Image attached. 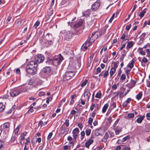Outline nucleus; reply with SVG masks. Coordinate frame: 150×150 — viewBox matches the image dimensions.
Segmentation results:
<instances>
[{
  "instance_id": "obj_1",
  "label": "nucleus",
  "mask_w": 150,
  "mask_h": 150,
  "mask_svg": "<svg viewBox=\"0 0 150 150\" xmlns=\"http://www.w3.org/2000/svg\"><path fill=\"white\" fill-rule=\"evenodd\" d=\"M38 65L35 62L31 61L27 65L26 70L27 72L31 75L34 74L36 71V68Z\"/></svg>"
},
{
  "instance_id": "obj_2",
  "label": "nucleus",
  "mask_w": 150,
  "mask_h": 150,
  "mask_svg": "<svg viewBox=\"0 0 150 150\" xmlns=\"http://www.w3.org/2000/svg\"><path fill=\"white\" fill-rule=\"evenodd\" d=\"M63 59V57L59 55V56L56 57L52 61V64L55 66L58 65L61 63ZM50 62H52L51 60H49L47 62L49 64Z\"/></svg>"
},
{
  "instance_id": "obj_3",
  "label": "nucleus",
  "mask_w": 150,
  "mask_h": 150,
  "mask_svg": "<svg viewBox=\"0 0 150 150\" xmlns=\"http://www.w3.org/2000/svg\"><path fill=\"white\" fill-rule=\"evenodd\" d=\"M22 88H14L11 90L10 95L12 97L17 96L23 92Z\"/></svg>"
},
{
  "instance_id": "obj_4",
  "label": "nucleus",
  "mask_w": 150,
  "mask_h": 150,
  "mask_svg": "<svg viewBox=\"0 0 150 150\" xmlns=\"http://www.w3.org/2000/svg\"><path fill=\"white\" fill-rule=\"evenodd\" d=\"M43 38L41 37L40 39V42L42 44L46 47H48L53 45L54 41L53 40H42Z\"/></svg>"
},
{
  "instance_id": "obj_5",
  "label": "nucleus",
  "mask_w": 150,
  "mask_h": 150,
  "mask_svg": "<svg viewBox=\"0 0 150 150\" xmlns=\"http://www.w3.org/2000/svg\"><path fill=\"white\" fill-rule=\"evenodd\" d=\"M74 74L73 72L71 71L66 72L63 76L64 80L66 81L69 80L73 76Z\"/></svg>"
},
{
  "instance_id": "obj_6",
  "label": "nucleus",
  "mask_w": 150,
  "mask_h": 150,
  "mask_svg": "<svg viewBox=\"0 0 150 150\" xmlns=\"http://www.w3.org/2000/svg\"><path fill=\"white\" fill-rule=\"evenodd\" d=\"M73 35V33L70 31L66 32L64 34V40L67 41H69L72 38Z\"/></svg>"
},
{
  "instance_id": "obj_7",
  "label": "nucleus",
  "mask_w": 150,
  "mask_h": 150,
  "mask_svg": "<svg viewBox=\"0 0 150 150\" xmlns=\"http://www.w3.org/2000/svg\"><path fill=\"white\" fill-rule=\"evenodd\" d=\"M44 59V56L42 54L38 55L35 58V61H33L35 62L38 65V63H40L42 62Z\"/></svg>"
},
{
  "instance_id": "obj_8",
  "label": "nucleus",
  "mask_w": 150,
  "mask_h": 150,
  "mask_svg": "<svg viewBox=\"0 0 150 150\" xmlns=\"http://www.w3.org/2000/svg\"><path fill=\"white\" fill-rule=\"evenodd\" d=\"M100 4L99 0L97 1L92 6L91 9L94 11L97 10L99 8L100 5Z\"/></svg>"
},
{
  "instance_id": "obj_9",
  "label": "nucleus",
  "mask_w": 150,
  "mask_h": 150,
  "mask_svg": "<svg viewBox=\"0 0 150 150\" xmlns=\"http://www.w3.org/2000/svg\"><path fill=\"white\" fill-rule=\"evenodd\" d=\"M101 34L100 32H96L94 33H92L91 38H92L93 41H94L96 39L100 36Z\"/></svg>"
},
{
  "instance_id": "obj_10",
  "label": "nucleus",
  "mask_w": 150,
  "mask_h": 150,
  "mask_svg": "<svg viewBox=\"0 0 150 150\" xmlns=\"http://www.w3.org/2000/svg\"><path fill=\"white\" fill-rule=\"evenodd\" d=\"M42 40L54 41V38L51 34L47 33L45 35V39H43V38Z\"/></svg>"
},
{
  "instance_id": "obj_11",
  "label": "nucleus",
  "mask_w": 150,
  "mask_h": 150,
  "mask_svg": "<svg viewBox=\"0 0 150 150\" xmlns=\"http://www.w3.org/2000/svg\"><path fill=\"white\" fill-rule=\"evenodd\" d=\"M91 39H88L84 43L82 46V48L86 50L87 49V47H88L90 45V42L91 40Z\"/></svg>"
},
{
  "instance_id": "obj_12",
  "label": "nucleus",
  "mask_w": 150,
  "mask_h": 150,
  "mask_svg": "<svg viewBox=\"0 0 150 150\" xmlns=\"http://www.w3.org/2000/svg\"><path fill=\"white\" fill-rule=\"evenodd\" d=\"M60 132L62 134H67L69 131V129L68 128H66L63 126H62L60 128Z\"/></svg>"
},
{
  "instance_id": "obj_13",
  "label": "nucleus",
  "mask_w": 150,
  "mask_h": 150,
  "mask_svg": "<svg viewBox=\"0 0 150 150\" xmlns=\"http://www.w3.org/2000/svg\"><path fill=\"white\" fill-rule=\"evenodd\" d=\"M10 124L8 122H6L3 124V128L4 129L9 132L10 128Z\"/></svg>"
},
{
  "instance_id": "obj_14",
  "label": "nucleus",
  "mask_w": 150,
  "mask_h": 150,
  "mask_svg": "<svg viewBox=\"0 0 150 150\" xmlns=\"http://www.w3.org/2000/svg\"><path fill=\"white\" fill-rule=\"evenodd\" d=\"M83 23L82 20H80L79 21L76 22L75 23L72 24V25H73L74 28H77L81 26Z\"/></svg>"
},
{
  "instance_id": "obj_15",
  "label": "nucleus",
  "mask_w": 150,
  "mask_h": 150,
  "mask_svg": "<svg viewBox=\"0 0 150 150\" xmlns=\"http://www.w3.org/2000/svg\"><path fill=\"white\" fill-rule=\"evenodd\" d=\"M51 68L49 67H46L44 68L42 70V72L46 74H49L50 72Z\"/></svg>"
},
{
  "instance_id": "obj_16",
  "label": "nucleus",
  "mask_w": 150,
  "mask_h": 150,
  "mask_svg": "<svg viewBox=\"0 0 150 150\" xmlns=\"http://www.w3.org/2000/svg\"><path fill=\"white\" fill-rule=\"evenodd\" d=\"M91 95V94L90 93L89 91L88 90H86L84 93V97L86 99L88 100L89 99Z\"/></svg>"
},
{
  "instance_id": "obj_17",
  "label": "nucleus",
  "mask_w": 150,
  "mask_h": 150,
  "mask_svg": "<svg viewBox=\"0 0 150 150\" xmlns=\"http://www.w3.org/2000/svg\"><path fill=\"white\" fill-rule=\"evenodd\" d=\"M38 79H30L28 82V84L30 85L36 86V82L38 81Z\"/></svg>"
},
{
  "instance_id": "obj_18",
  "label": "nucleus",
  "mask_w": 150,
  "mask_h": 150,
  "mask_svg": "<svg viewBox=\"0 0 150 150\" xmlns=\"http://www.w3.org/2000/svg\"><path fill=\"white\" fill-rule=\"evenodd\" d=\"M93 140L92 139H89L85 143V146L88 149L89 148L90 146L93 143Z\"/></svg>"
},
{
  "instance_id": "obj_19",
  "label": "nucleus",
  "mask_w": 150,
  "mask_h": 150,
  "mask_svg": "<svg viewBox=\"0 0 150 150\" xmlns=\"http://www.w3.org/2000/svg\"><path fill=\"white\" fill-rule=\"evenodd\" d=\"M134 44V43L132 41L128 42L126 46L127 49L128 50L131 48L133 46Z\"/></svg>"
},
{
  "instance_id": "obj_20",
  "label": "nucleus",
  "mask_w": 150,
  "mask_h": 150,
  "mask_svg": "<svg viewBox=\"0 0 150 150\" xmlns=\"http://www.w3.org/2000/svg\"><path fill=\"white\" fill-rule=\"evenodd\" d=\"M91 10L88 9L83 13V14L84 16L86 17H88L89 16L91 13Z\"/></svg>"
},
{
  "instance_id": "obj_21",
  "label": "nucleus",
  "mask_w": 150,
  "mask_h": 150,
  "mask_svg": "<svg viewBox=\"0 0 150 150\" xmlns=\"http://www.w3.org/2000/svg\"><path fill=\"white\" fill-rule=\"evenodd\" d=\"M125 35L124 34H123L120 38V39H122L123 40L121 44H122L124 41H125L126 42H127L128 41V40L127 39H126Z\"/></svg>"
},
{
  "instance_id": "obj_22",
  "label": "nucleus",
  "mask_w": 150,
  "mask_h": 150,
  "mask_svg": "<svg viewBox=\"0 0 150 150\" xmlns=\"http://www.w3.org/2000/svg\"><path fill=\"white\" fill-rule=\"evenodd\" d=\"M146 8L144 9L143 11H142L140 13L139 15V16L141 18H142L144 16V14L146 13Z\"/></svg>"
},
{
  "instance_id": "obj_23",
  "label": "nucleus",
  "mask_w": 150,
  "mask_h": 150,
  "mask_svg": "<svg viewBox=\"0 0 150 150\" xmlns=\"http://www.w3.org/2000/svg\"><path fill=\"white\" fill-rule=\"evenodd\" d=\"M79 132V129L78 128H76L74 129L72 131V134H78Z\"/></svg>"
},
{
  "instance_id": "obj_24",
  "label": "nucleus",
  "mask_w": 150,
  "mask_h": 150,
  "mask_svg": "<svg viewBox=\"0 0 150 150\" xmlns=\"http://www.w3.org/2000/svg\"><path fill=\"white\" fill-rule=\"evenodd\" d=\"M109 105L108 104L106 103L105 104L104 106H103L102 110V112L103 113H104L105 112L107 109Z\"/></svg>"
},
{
  "instance_id": "obj_25",
  "label": "nucleus",
  "mask_w": 150,
  "mask_h": 150,
  "mask_svg": "<svg viewBox=\"0 0 150 150\" xmlns=\"http://www.w3.org/2000/svg\"><path fill=\"white\" fill-rule=\"evenodd\" d=\"M116 71V70L115 69L111 68L110 71V77L114 75V74L115 73Z\"/></svg>"
},
{
  "instance_id": "obj_26",
  "label": "nucleus",
  "mask_w": 150,
  "mask_h": 150,
  "mask_svg": "<svg viewBox=\"0 0 150 150\" xmlns=\"http://www.w3.org/2000/svg\"><path fill=\"white\" fill-rule=\"evenodd\" d=\"M136 83V82L134 81L131 80L129 83V87L132 88L135 85Z\"/></svg>"
},
{
  "instance_id": "obj_27",
  "label": "nucleus",
  "mask_w": 150,
  "mask_h": 150,
  "mask_svg": "<svg viewBox=\"0 0 150 150\" xmlns=\"http://www.w3.org/2000/svg\"><path fill=\"white\" fill-rule=\"evenodd\" d=\"M142 91H140L139 92V93L136 96V98L138 100H140L142 98Z\"/></svg>"
},
{
  "instance_id": "obj_28",
  "label": "nucleus",
  "mask_w": 150,
  "mask_h": 150,
  "mask_svg": "<svg viewBox=\"0 0 150 150\" xmlns=\"http://www.w3.org/2000/svg\"><path fill=\"white\" fill-rule=\"evenodd\" d=\"M88 82V80L87 79L83 81L82 83L81 86V87H83L85 86Z\"/></svg>"
},
{
  "instance_id": "obj_29",
  "label": "nucleus",
  "mask_w": 150,
  "mask_h": 150,
  "mask_svg": "<svg viewBox=\"0 0 150 150\" xmlns=\"http://www.w3.org/2000/svg\"><path fill=\"white\" fill-rule=\"evenodd\" d=\"M110 106L111 107L112 109L115 108L116 107V103L114 102H111L110 103Z\"/></svg>"
},
{
  "instance_id": "obj_30",
  "label": "nucleus",
  "mask_w": 150,
  "mask_h": 150,
  "mask_svg": "<svg viewBox=\"0 0 150 150\" xmlns=\"http://www.w3.org/2000/svg\"><path fill=\"white\" fill-rule=\"evenodd\" d=\"M134 63V61L133 60H132L131 62L128 65V67L131 69L133 67Z\"/></svg>"
},
{
  "instance_id": "obj_31",
  "label": "nucleus",
  "mask_w": 150,
  "mask_h": 150,
  "mask_svg": "<svg viewBox=\"0 0 150 150\" xmlns=\"http://www.w3.org/2000/svg\"><path fill=\"white\" fill-rule=\"evenodd\" d=\"M5 108V106L2 103H0V112L3 111Z\"/></svg>"
},
{
  "instance_id": "obj_32",
  "label": "nucleus",
  "mask_w": 150,
  "mask_h": 150,
  "mask_svg": "<svg viewBox=\"0 0 150 150\" xmlns=\"http://www.w3.org/2000/svg\"><path fill=\"white\" fill-rule=\"evenodd\" d=\"M125 145H121L120 146H117L115 149V150H121L122 149V147L125 146Z\"/></svg>"
},
{
  "instance_id": "obj_33",
  "label": "nucleus",
  "mask_w": 150,
  "mask_h": 150,
  "mask_svg": "<svg viewBox=\"0 0 150 150\" xmlns=\"http://www.w3.org/2000/svg\"><path fill=\"white\" fill-rule=\"evenodd\" d=\"M100 129H96L94 132L96 136H98L100 135V133L99 132V130Z\"/></svg>"
},
{
  "instance_id": "obj_34",
  "label": "nucleus",
  "mask_w": 150,
  "mask_h": 150,
  "mask_svg": "<svg viewBox=\"0 0 150 150\" xmlns=\"http://www.w3.org/2000/svg\"><path fill=\"white\" fill-rule=\"evenodd\" d=\"M22 23V20H17L16 21V25L17 26H19L21 25Z\"/></svg>"
},
{
  "instance_id": "obj_35",
  "label": "nucleus",
  "mask_w": 150,
  "mask_h": 150,
  "mask_svg": "<svg viewBox=\"0 0 150 150\" xmlns=\"http://www.w3.org/2000/svg\"><path fill=\"white\" fill-rule=\"evenodd\" d=\"M40 23L39 21H37L34 24V27H35V28L36 29H37V27L38 26L40 25Z\"/></svg>"
},
{
  "instance_id": "obj_36",
  "label": "nucleus",
  "mask_w": 150,
  "mask_h": 150,
  "mask_svg": "<svg viewBox=\"0 0 150 150\" xmlns=\"http://www.w3.org/2000/svg\"><path fill=\"white\" fill-rule=\"evenodd\" d=\"M64 124L67 127H68L69 125V120H66Z\"/></svg>"
},
{
  "instance_id": "obj_37",
  "label": "nucleus",
  "mask_w": 150,
  "mask_h": 150,
  "mask_svg": "<svg viewBox=\"0 0 150 150\" xmlns=\"http://www.w3.org/2000/svg\"><path fill=\"white\" fill-rule=\"evenodd\" d=\"M143 120L142 118H141L140 117L138 118L137 120V122L138 123H141L142 122Z\"/></svg>"
},
{
  "instance_id": "obj_38",
  "label": "nucleus",
  "mask_w": 150,
  "mask_h": 150,
  "mask_svg": "<svg viewBox=\"0 0 150 150\" xmlns=\"http://www.w3.org/2000/svg\"><path fill=\"white\" fill-rule=\"evenodd\" d=\"M81 140H83V137L85 135V132L84 131H82L81 132Z\"/></svg>"
},
{
  "instance_id": "obj_39",
  "label": "nucleus",
  "mask_w": 150,
  "mask_h": 150,
  "mask_svg": "<svg viewBox=\"0 0 150 150\" xmlns=\"http://www.w3.org/2000/svg\"><path fill=\"white\" fill-rule=\"evenodd\" d=\"M93 121V118L91 117L89 118L88 122V125H91Z\"/></svg>"
},
{
  "instance_id": "obj_40",
  "label": "nucleus",
  "mask_w": 150,
  "mask_h": 150,
  "mask_svg": "<svg viewBox=\"0 0 150 150\" xmlns=\"http://www.w3.org/2000/svg\"><path fill=\"white\" fill-rule=\"evenodd\" d=\"M53 135V133L52 132H51L49 134L47 137V139L49 140L52 137Z\"/></svg>"
},
{
  "instance_id": "obj_41",
  "label": "nucleus",
  "mask_w": 150,
  "mask_h": 150,
  "mask_svg": "<svg viewBox=\"0 0 150 150\" xmlns=\"http://www.w3.org/2000/svg\"><path fill=\"white\" fill-rule=\"evenodd\" d=\"M144 40L143 38H140L139 42H138L137 44L139 45H141L143 43Z\"/></svg>"
},
{
  "instance_id": "obj_42",
  "label": "nucleus",
  "mask_w": 150,
  "mask_h": 150,
  "mask_svg": "<svg viewBox=\"0 0 150 150\" xmlns=\"http://www.w3.org/2000/svg\"><path fill=\"white\" fill-rule=\"evenodd\" d=\"M122 150H131L130 148L129 147H127L125 145V146L122 147Z\"/></svg>"
},
{
  "instance_id": "obj_43",
  "label": "nucleus",
  "mask_w": 150,
  "mask_h": 150,
  "mask_svg": "<svg viewBox=\"0 0 150 150\" xmlns=\"http://www.w3.org/2000/svg\"><path fill=\"white\" fill-rule=\"evenodd\" d=\"M33 107L30 106V109L28 111V113L30 114L33 111Z\"/></svg>"
},
{
  "instance_id": "obj_44",
  "label": "nucleus",
  "mask_w": 150,
  "mask_h": 150,
  "mask_svg": "<svg viewBox=\"0 0 150 150\" xmlns=\"http://www.w3.org/2000/svg\"><path fill=\"white\" fill-rule=\"evenodd\" d=\"M86 135L89 136L91 133V130L90 129L87 130L86 131Z\"/></svg>"
},
{
  "instance_id": "obj_45",
  "label": "nucleus",
  "mask_w": 150,
  "mask_h": 150,
  "mask_svg": "<svg viewBox=\"0 0 150 150\" xmlns=\"http://www.w3.org/2000/svg\"><path fill=\"white\" fill-rule=\"evenodd\" d=\"M130 138V136L128 135L123 138L122 141L123 142L129 139Z\"/></svg>"
},
{
  "instance_id": "obj_46",
  "label": "nucleus",
  "mask_w": 150,
  "mask_h": 150,
  "mask_svg": "<svg viewBox=\"0 0 150 150\" xmlns=\"http://www.w3.org/2000/svg\"><path fill=\"white\" fill-rule=\"evenodd\" d=\"M75 142H74H74L73 141H71L69 143V145L70 147L71 146H74V144H75Z\"/></svg>"
},
{
  "instance_id": "obj_47",
  "label": "nucleus",
  "mask_w": 150,
  "mask_h": 150,
  "mask_svg": "<svg viewBox=\"0 0 150 150\" xmlns=\"http://www.w3.org/2000/svg\"><path fill=\"white\" fill-rule=\"evenodd\" d=\"M118 63H117L115 62H114V63L113 67H112V68H114L116 70V69L118 67Z\"/></svg>"
},
{
  "instance_id": "obj_48",
  "label": "nucleus",
  "mask_w": 150,
  "mask_h": 150,
  "mask_svg": "<svg viewBox=\"0 0 150 150\" xmlns=\"http://www.w3.org/2000/svg\"><path fill=\"white\" fill-rule=\"evenodd\" d=\"M127 116L129 118H132L134 116V115L132 113H129L128 114Z\"/></svg>"
},
{
  "instance_id": "obj_49",
  "label": "nucleus",
  "mask_w": 150,
  "mask_h": 150,
  "mask_svg": "<svg viewBox=\"0 0 150 150\" xmlns=\"http://www.w3.org/2000/svg\"><path fill=\"white\" fill-rule=\"evenodd\" d=\"M79 135L78 134H73V139L74 140V142H76V138Z\"/></svg>"
},
{
  "instance_id": "obj_50",
  "label": "nucleus",
  "mask_w": 150,
  "mask_h": 150,
  "mask_svg": "<svg viewBox=\"0 0 150 150\" xmlns=\"http://www.w3.org/2000/svg\"><path fill=\"white\" fill-rule=\"evenodd\" d=\"M101 96V93H97L96 94L95 97L97 98H100Z\"/></svg>"
},
{
  "instance_id": "obj_51",
  "label": "nucleus",
  "mask_w": 150,
  "mask_h": 150,
  "mask_svg": "<svg viewBox=\"0 0 150 150\" xmlns=\"http://www.w3.org/2000/svg\"><path fill=\"white\" fill-rule=\"evenodd\" d=\"M126 78V76L125 74H122L120 79L122 80H124Z\"/></svg>"
},
{
  "instance_id": "obj_52",
  "label": "nucleus",
  "mask_w": 150,
  "mask_h": 150,
  "mask_svg": "<svg viewBox=\"0 0 150 150\" xmlns=\"http://www.w3.org/2000/svg\"><path fill=\"white\" fill-rule=\"evenodd\" d=\"M101 69L100 67H98L96 69V74H97L98 73H99L101 71Z\"/></svg>"
},
{
  "instance_id": "obj_53",
  "label": "nucleus",
  "mask_w": 150,
  "mask_h": 150,
  "mask_svg": "<svg viewBox=\"0 0 150 150\" xmlns=\"http://www.w3.org/2000/svg\"><path fill=\"white\" fill-rule=\"evenodd\" d=\"M12 18V16L11 15H10L7 18L6 22L7 23L11 20Z\"/></svg>"
},
{
  "instance_id": "obj_54",
  "label": "nucleus",
  "mask_w": 150,
  "mask_h": 150,
  "mask_svg": "<svg viewBox=\"0 0 150 150\" xmlns=\"http://www.w3.org/2000/svg\"><path fill=\"white\" fill-rule=\"evenodd\" d=\"M20 128L19 126H18L15 129L14 132L15 134H17L19 129Z\"/></svg>"
},
{
  "instance_id": "obj_55",
  "label": "nucleus",
  "mask_w": 150,
  "mask_h": 150,
  "mask_svg": "<svg viewBox=\"0 0 150 150\" xmlns=\"http://www.w3.org/2000/svg\"><path fill=\"white\" fill-rule=\"evenodd\" d=\"M109 137V135L108 133L107 132H106L104 135V136L103 137L105 138V139H108Z\"/></svg>"
},
{
  "instance_id": "obj_56",
  "label": "nucleus",
  "mask_w": 150,
  "mask_h": 150,
  "mask_svg": "<svg viewBox=\"0 0 150 150\" xmlns=\"http://www.w3.org/2000/svg\"><path fill=\"white\" fill-rule=\"evenodd\" d=\"M125 55H126V53H125V54H123L122 55L120 58V61H122L123 60V59H124L125 57Z\"/></svg>"
},
{
  "instance_id": "obj_57",
  "label": "nucleus",
  "mask_w": 150,
  "mask_h": 150,
  "mask_svg": "<svg viewBox=\"0 0 150 150\" xmlns=\"http://www.w3.org/2000/svg\"><path fill=\"white\" fill-rule=\"evenodd\" d=\"M109 74L108 71H106L103 75V77L104 78L106 77Z\"/></svg>"
},
{
  "instance_id": "obj_58",
  "label": "nucleus",
  "mask_w": 150,
  "mask_h": 150,
  "mask_svg": "<svg viewBox=\"0 0 150 150\" xmlns=\"http://www.w3.org/2000/svg\"><path fill=\"white\" fill-rule=\"evenodd\" d=\"M147 117V119L148 120H150V113H148L146 114V115Z\"/></svg>"
},
{
  "instance_id": "obj_59",
  "label": "nucleus",
  "mask_w": 150,
  "mask_h": 150,
  "mask_svg": "<svg viewBox=\"0 0 150 150\" xmlns=\"http://www.w3.org/2000/svg\"><path fill=\"white\" fill-rule=\"evenodd\" d=\"M146 35V33H143L141 36L140 38H143L144 40L145 37Z\"/></svg>"
},
{
  "instance_id": "obj_60",
  "label": "nucleus",
  "mask_w": 150,
  "mask_h": 150,
  "mask_svg": "<svg viewBox=\"0 0 150 150\" xmlns=\"http://www.w3.org/2000/svg\"><path fill=\"white\" fill-rule=\"evenodd\" d=\"M131 25L130 24L127 25L126 27V29L127 30H129L131 27Z\"/></svg>"
},
{
  "instance_id": "obj_61",
  "label": "nucleus",
  "mask_w": 150,
  "mask_h": 150,
  "mask_svg": "<svg viewBox=\"0 0 150 150\" xmlns=\"http://www.w3.org/2000/svg\"><path fill=\"white\" fill-rule=\"evenodd\" d=\"M16 140V137L15 136H12L11 139V142H12L15 141Z\"/></svg>"
},
{
  "instance_id": "obj_62",
  "label": "nucleus",
  "mask_w": 150,
  "mask_h": 150,
  "mask_svg": "<svg viewBox=\"0 0 150 150\" xmlns=\"http://www.w3.org/2000/svg\"><path fill=\"white\" fill-rule=\"evenodd\" d=\"M38 81L36 82V86L37 85H41L42 83V81H41L39 79H38Z\"/></svg>"
},
{
  "instance_id": "obj_63",
  "label": "nucleus",
  "mask_w": 150,
  "mask_h": 150,
  "mask_svg": "<svg viewBox=\"0 0 150 150\" xmlns=\"http://www.w3.org/2000/svg\"><path fill=\"white\" fill-rule=\"evenodd\" d=\"M117 87L115 84H114L112 86V89L115 90L117 89Z\"/></svg>"
},
{
  "instance_id": "obj_64",
  "label": "nucleus",
  "mask_w": 150,
  "mask_h": 150,
  "mask_svg": "<svg viewBox=\"0 0 150 150\" xmlns=\"http://www.w3.org/2000/svg\"><path fill=\"white\" fill-rule=\"evenodd\" d=\"M45 94V93L44 92H40L39 93V95L40 96H44Z\"/></svg>"
}]
</instances>
